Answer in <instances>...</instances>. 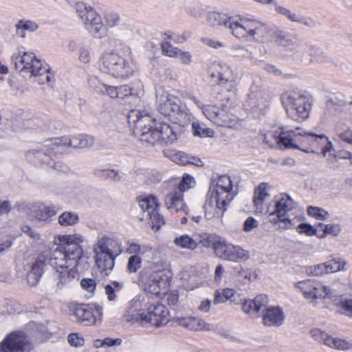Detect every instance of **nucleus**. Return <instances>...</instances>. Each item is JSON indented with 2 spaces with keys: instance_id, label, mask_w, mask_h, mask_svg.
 <instances>
[{
  "instance_id": "f257e3e1",
  "label": "nucleus",
  "mask_w": 352,
  "mask_h": 352,
  "mask_svg": "<svg viewBox=\"0 0 352 352\" xmlns=\"http://www.w3.org/2000/svg\"><path fill=\"white\" fill-rule=\"evenodd\" d=\"M274 138L280 148L298 149L313 153L321 148L323 157L333 150V144L325 135L307 133L298 127L295 130L281 127L280 133Z\"/></svg>"
},
{
  "instance_id": "f03ea898",
  "label": "nucleus",
  "mask_w": 352,
  "mask_h": 352,
  "mask_svg": "<svg viewBox=\"0 0 352 352\" xmlns=\"http://www.w3.org/2000/svg\"><path fill=\"white\" fill-rule=\"evenodd\" d=\"M80 258L67 254L66 250L60 247L54 250L49 258L50 265L55 270L54 289L58 292L68 287L78 276L77 267Z\"/></svg>"
},
{
  "instance_id": "7ed1b4c3",
  "label": "nucleus",
  "mask_w": 352,
  "mask_h": 352,
  "mask_svg": "<svg viewBox=\"0 0 352 352\" xmlns=\"http://www.w3.org/2000/svg\"><path fill=\"white\" fill-rule=\"evenodd\" d=\"M122 252L118 241L102 236L99 238L94 246L96 263L104 276H108L113 270L115 258Z\"/></svg>"
},
{
  "instance_id": "20e7f679",
  "label": "nucleus",
  "mask_w": 352,
  "mask_h": 352,
  "mask_svg": "<svg viewBox=\"0 0 352 352\" xmlns=\"http://www.w3.org/2000/svg\"><path fill=\"white\" fill-rule=\"evenodd\" d=\"M100 69L117 78H128L135 71L133 62L113 51L104 53L100 58Z\"/></svg>"
},
{
  "instance_id": "39448f33",
  "label": "nucleus",
  "mask_w": 352,
  "mask_h": 352,
  "mask_svg": "<svg viewBox=\"0 0 352 352\" xmlns=\"http://www.w3.org/2000/svg\"><path fill=\"white\" fill-rule=\"evenodd\" d=\"M156 97L160 114L168 117L175 123L184 122L188 119V113L178 97L165 91L157 92Z\"/></svg>"
},
{
  "instance_id": "423d86ee",
  "label": "nucleus",
  "mask_w": 352,
  "mask_h": 352,
  "mask_svg": "<svg viewBox=\"0 0 352 352\" xmlns=\"http://www.w3.org/2000/svg\"><path fill=\"white\" fill-rule=\"evenodd\" d=\"M189 98L197 107L202 109V113L209 120L217 125L231 128L237 122V117L228 113L226 104L221 103L219 106L204 105L195 96L190 95Z\"/></svg>"
},
{
  "instance_id": "0eeeda50",
  "label": "nucleus",
  "mask_w": 352,
  "mask_h": 352,
  "mask_svg": "<svg viewBox=\"0 0 352 352\" xmlns=\"http://www.w3.org/2000/svg\"><path fill=\"white\" fill-rule=\"evenodd\" d=\"M76 12L83 21L84 25L89 33L98 38L105 36L106 32L100 16L91 6L83 2L76 3Z\"/></svg>"
},
{
  "instance_id": "6e6552de",
  "label": "nucleus",
  "mask_w": 352,
  "mask_h": 352,
  "mask_svg": "<svg viewBox=\"0 0 352 352\" xmlns=\"http://www.w3.org/2000/svg\"><path fill=\"white\" fill-rule=\"evenodd\" d=\"M128 122L133 125L134 132L140 136L142 142L143 138H149L150 133L154 129L156 120L147 113L138 110H131L127 116Z\"/></svg>"
},
{
  "instance_id": "1a4fd4ad",
  "label": "nucleus",
  "mask_w": 352,
  "mask_h": 352,
  "mask_svg": "<svg viewBox=\"0 0 352 352\" xmlns=\"http://www.w3.org/2000/svg\"><path fill=\"white\" fill-rule=\"evenodd\" d=\"M282 102L288 116L292 119L299 120L309 117L310 104L307 102L305 96L295 98L291 94H285L282 96Z\"/></svg>"
},
{
  "instance_id": "9d476101",
  "label": "nucleus",
  "mask_w": 352,
  "mask_h": 352,
  "mask_svg": "<svg viewBox=\"0 0 352 352\" xmlns=\"http://www.w3.org/2000/svg\"><path fill=\"white\" fill-rule=\"evenodd\" d=\"M194 184L195 179L192 176L187 174L184 175L178 188L165 197L164 202L167 209L177 212L184 210L186 206L183 199V192L192 187Z\"/></svg>"
},
{
  "instance_id": "9b49d317",
  "label": "nucleus",
  "mask_w": 352,
  "mask_h": 352,
  "mask_svg": "<svg viewBox=\"0 0 352 352\" xmlns=\"http://www.w3.org/2000/svg\"><path fill=\"white\" fill-rule=\"evenodd\" d=\"M54 147V138L48 140L39 148L29 150L25 154L26 159L35 165L45 168L46 165L52 164V161L50 160L52 154L54 155L60 154L56 152Z\"/></svg>"
},
{
  "instance_id": "f8f14e48",
  "label": "nucleus",
  "mask_w": 352,
  "mask_h": 352,
  "mask_svg": "<svg viewBox=\"0 0 352 352\" xmlns=\"http://www.w3.org/2000/svg\"><path fill=\"white\" fill-rule=\"evenodd\" d=\"M215 254L220 258L230 261H245L250 258V254L240 246L227 243L225 241L213 243Z\"/></svg>"
},
{
  "instance_id": "ddd939ff",
  "label": "nucleus",
  "mask_w": 352,
  "mask_h": 352,
  "mask_svg": "<svg viewBox=\"0 0 352 352\" xmlns=\"http://www.w3.org/2000/svg\"><path fill=\"white\" fill-rule=\"evenodd\" d=\"M140 280L144 284L145 290L153 294L159 295L162 289L166 286L167 278L163 271L149 272L144 270L140 273Z\"/></svg>"
},
{
  "instance_id": "4468645a",
  "label": "nucleus",
  "mask_w": 352,
  "mask_h": 352,
  "mask_svg": "<svg viewBox=\"0 0 352 352\" xmlns=\"http://www.w3.org/2000/svg\"><path fill=\"white\" fill-rule=\"evenodd\" d=\"M73 314L78 321L90 325L96 324L97 320H101L102 309L95 304L79 305L74 307Z\"/></svg>"
},
{
  "instance_id": "2eb2a0df",
  "label": "nucleus",
  "mask_w": 352,
  "mask_h": 352,
  "mask_svg": "<svg viewBox=\"0 0 352 352\" xmlns=\"http://www.w3.org/2000/svg\"><path fill=\"white\" fill-rule=\"evenodd\" d=\"M94 141L92 137L85 135H78L74 136L72 138L63 136L59 138H54V148L56 149V152L62 154L68 148H88L91 147L94 144Z\"/></svg>"
},
{
  "instance_id": "dca6fc26",
  "label": "nucleus",
  "mask_w": 352,
  "mask_h": 352,
  "mask_svg": "<svg viewBox=\"0 0 352 352\" xmlns=\"http://www.w3.org/2000/svg\"><path fill=\"white\" fill-rule=\"evenodd\" d=\"M32 345L23 332L10 334L0 344V352H30Z\"/></svg>"
},
{
  "instance_id": "f3484780",
  "label": "nucleus",
  "mask_w": 352,
  "mask_h": 352,
  "mask_svg": "<svg viewBox=\"0 0 352 352\" xmlns=\"http://www.w3.org/2000/svg\"><path fill=\"white\" fill-rule=\"evenodd\" d=\"M143 140L144 142L152 145L158 142L162 144H171L177 140V135L168 124L162 122L155 124L149 138L144 136Z\"/></svg>"
},
{
  "instance_id": "a211bd4d",
  "label": "nucleus",
  "mask_w": 352,
  "mask_h": 352,
  "mask_svg": "<svg viewBox=\"0 0 352 352\" xmlns=\"http://www.w3.org/2000/svg\"><path fill=\"white\" fill-rule=\"evenodd\" d=\"M139 206L147 212L146 217L149 219V223L153 228L158 230L164 223V218L158 212L159 203L153 195H150L139 199Z\"/></svg>"
},
{
  "instance_id": "6ab92c4d",
  "label": "nucleus",
  "mask_w": 352,
  "mask_h": 352,
  "mask_svg": "<svg viewBox=\"0 0 352 352\" xmlns=\"http://www.w3.org/2000/svg\"><path fill=\"white\" fill-rule=\"evenodd\" d=\"M142 324L150 323L155 327H161L168 322V312L162 304H151L147 307L146 313L142 312Z\"/></svg>"
},
{
  "instance_id": "aec40b11",
  "label": "nucleus",
  "mask_w": 352,
  "mask_h": 352,
  "mask_svg": "<svg viewBox=\"0 0 352 352\" xmlns=\"http://www.w3.org/2000/svg\"><path fill=\"white\" fill-rule=\"evenodd\" d=\"M229 203L230 201L219 197V195L215 196L208 192L207 199L203 206L206 219L221 217Z\"/></svg>"
},
{
  "instance_id": "412c9836",
  "label": "nucleus",
  "mask_w": 352,
  "mask_h": 352,
  "mask_svg": "<svg viewBox=\"0 0 352 352\" xmlns=\"http://www.w3.org/2000/svg\"><path fill=\"white\" fill-rule=\"evenodd\" d=\"M254 20L232 16L231 23L229 25L230 32L236 38H251L252 28Z\"/></svg>"
},
{
  "instance_id": "4be33fe9",
  "label": "nucleus",
  "mask_w": 352,
  "mask_h": 352,
  "mask_svg": "<svg viewBox=\"0 0 352 352\" xmlns=\"http://www.w3.org/2000/svg\"><path fill=\"white\" fill-rule=\"evenodd\" d=\"M231 190L232 182L230 177L228 175H221L217 179H211L208 192L215 196L219 195V197H221V198L230 202L234 197L230 192Z\"/></svg>"
},
{
  "instance_id": "5701e85b",
  "label": "nucleus",
  "mask_w": 352,
  "mask_h": 352,
  "mask_svg": "<svg viewBox=\"0 0 352 352\" xmlns=\"http://www.w3.org/2000/svg\"><path fill=\"white\" fill-rule=\"evenodd\" d=\"M262 318L265 326L278 327L283 324L285 315L280 307L267 305L262 311Z\"/></svg>"
},
{
  "instance_id": "b1692460",
  "label": "nucleus",
  "mask_w": 352,
  "mask_h": 352,
  "mask_svg": "<svg viewBox=\"0 0 352 352\" xmlns=\"http://www.w3.org/2000/svg\"><path fill=\"white\" fill-rule=\"evenodd\" d=\"M62 241L64 245L60 246V248L66 250L67 254L81 258L83 251L80 244L84 242V237L81 234L64 235L62 236Z\"/></svg>"
},
{
  "instance_id": "393cba45",
  "label": "nucleus",
  "mask_w": 352,
  "mask_h": 352,
  "mask_svg": "<svg viewBox=\"0 0 352 352\" xmlns=\"http://www.w3.org/2000/svg\"><path fill=\"white\" fill-rule=\"evenodd\" d=\"M268 302L267 296L260 294L257 295L254 300H245L243 303L242 309L252 317L257 318L260 316V311H263Z\"/></svg>"
},
{
  "instance_id": "a878e982",
  "label": "nucleus",
  "mask_w": 352,
  "mask_h": 352,
  "mask_svg": "<svg viewBox=\"0 0 352 352\" xmlns=\"http://www.w3.org/2000/svg\"><path fill=\"white\" fill-rule=\"evenodd\" d=\"M47 258L44 255H39L32 263L31 270L27 275V281L30 286L36 285L43 275L46 265Z\"/></svg>"
},
{
  "instance_id": "bb28decb",
  "label": "nucleus",
  "mask_w": 352,
  "mask_h": 352,
  "mask_svg": "<svg viewBox=\"0 0 352 352\" xmlns=\"http://www.w3.org/2000/svg\"><path fill=\"white\" fill-rule=\"evenodd\" d=\"M56 214L54 206H46L43 204H39L34 206L31 210V216L35 220L44 223H49L51 218Z\"/></svg>"
},
{
  "instance_id": "cd10ccee",
  "label": "nucleus",
  "mask_w": 352,
  "mask_h": 352,
  "mask_svg": "<svg viewBox=\"0 0 352 352\" xmlns=\"http://www.w3.org/2000/svg\"><path fill=\"white\" fill-rule=\"evenodd\" d=\"M296 203L287 195H283L276 202L275 210L272 212L271 216L277 215L278 219L286 216L287 212L296 207Z\"/></svg>"
},
{
  "instance_id": "c85d7f7f",
  "label": "nucleus",
  "mask_w": 352,
  "mask_h": 352,
  "mask_svg": "<svg viewBox=\"0 0 352 352\" xmlns=\"http://www.w3.org/2000/svg\"><path fill=\"white\" fill-rule=\"evenodd\" d=\"M48 70V65L43 64L40 59H38L34 56L28 64H25V71L23 72V77H32L43 75Z\"/></svg>"
},
{
  "instance_id": "c756f323",
  "label": "nucleus",
  "mask_w": 352,
  "mask_h": 352,
  "mask_svg": "<svg viewBox=\"0 0 352 352\" xmlns=\"http://www.w3.org/2000/svg\"><path fill=\"white\" fill-rule=\"evenodd\" d=\"M179 324L186 328L194 331L210 330V326L201 318L195 317H185L179 318Z\"/></svg>"
},
{
  "instance_id": "7c9ffc66",
  "label": "nucleus",
  "mask_w": 352,
  "mask_h": 352,
  "mask_svg": "<svg viewBox=\"0 0 352 352\" xmlns=\"http://www.w3.org/2000/svg\"><path fill=\"white\" fill-rule=\"evenodd\" d=\"M334 296V292L329 287L322 285L320 282L314 281L311 288V296L309 300L318 298H328Z\"/></svg>"
},
{
  "instance_id": "2f4dec72",
  "label": "nucleus",
  "mask_w": 352,
  "mask_h": 352,
  "mask_svg": "<svg viewBox=\"0 0 352 352\" xmlns=\"http://www.w3.org/2000/svg\"><path fill=\"white\" fill-rule=\"evenodd\" d=\"M34 58V54L30 52H23L22 54H14L11 57V63L14 65V69L23 76L25 71V64H28Z\"/></svg>"
},
{
  "instance_id": "473e14b6",
  "label": "nucleus",
  "mask_w": 352,
  "mask_h": 352,
  "mask_svg": "<svg viewBox=\"0 0 352 352\" xmlns=\"http://www.w3.org/2000/svg\"><path fill=\"white\" fill-rule=\"evenodd\" d=\"M231 19L232 16L229 17L226 14L212 12L208 14L207 21L211 26L218 27L223 25L229 29Z\"/></svg>"
},
{
  "instance_id": "72a5a7b5",
  "label": "nucleus",
  "mask_w": 352,
  "mask_h": 352,
  "mask_svg": "<svg viewBox=\"0 0 352 352\" xmlns=\"http://www.w3.org/2000/svg\"><path fill=\"white\" fill-rule=\"evenodd\" d=\"M254 194V204L255 209L257 212H263V201L267 197H269V193L267 192V184L265 183H261L256 188Z\"/></svg>"
},
{
  "instance_id": "f704fd0d",
  "label": "nucleus",
  "mask_w": 352,
  "mask_h": 352,
  "mask_svg": "<svg viewBox=\"0 0 352 352\" xmlns=\"http://www.w3.org/2000/svg\"><path fill=\"white\" fill-rule=\"evenodd\" d=\"M80 221L78 214L75 212L65 211L58 217V223L63 227H73Z\"/></svg>"
},
{
  "instance_id": "c9c22d12",
  "label": "nucleus",
  "mask_w": 352,
  "mask_h": 352,
  "mask_svg": "<svg viewBox=\"0 0 352 352\" xmlns=\"http://www.w3.org/2000/svg\"><path fill=\"white\" fill-rule=\"evenodd\" d=\"M137 302L131 301L129 302L125 313L123 315V318L126 322H140L142 324V312H139L137 307Z\"/></svg>"
},
{
  "instance_id": "e433bc0d",
  "label": "nucleus",
  "mask_w": 352,
  "mask_h": 352,
  "mask_svg": "<svg viewBox=\"0 0 352 352\" xmlns=\"http://www.w3.org/2000/svg\"><path fill=\"white\" fill-rule=\"evenodd\" d=\"M15 28L16 34L21 38H25V31L35 32L38 28V25L32 21L21 19L15 25Z\"/></svg>"
},
{
  "instance_id": "4c0bfd02",
  "label": "nucleus",
  "mask_w": 352,
  "mask_h": 352,
  "mask_svg": "<svg viewBox=\"0 0 352 352\" xmlns=\"http://www.w3.org/2000/svg\"><path fill=\"white\" fill-rule=\"evenodd\" d=\"M270 33V30L265 24L254 20L251 38L255 41L264 40L268 37Z\"/></svg>"
},
{
  "instance_id": "58836bf2",
  "label": "nucleus",
  "mask_w": 352,
  "mask_h": 352,
  "mask_svg": "<svg viewBox=\"0 0 352 352\" xmlns=\"http://www.w3.org/2000/svg\"><path fill=\"white\" fill-rule=\"evenodd\" d=\"M174 244L180 248L194 250L197 248L198 243L187 234H182L175 238Z\"/></svg>"
},
{
  "instance_id": "ea45409f",
  "label": "nucleus",
  "mask_w": 352,
  "mask_h": 352,
  "mask_svg": "<svg viewBox=\"0 0 352 352\" xmlns=\"http://www.w3.org/2000/svg\"><path fill=\"white\" fill-rule=\"evenodd\" d=\"M275 10L278 14L287 17L291 21L304 23L307 25H308L305 18L301 16L300 14L292 12L289 9L283 6L276 5Z\"/></svg>"
},
{
  "instance_id": "a19ab883",
  "label": "nucleus",
  "mask_w": 352,
  "mask_h": 352,
  "mask_svg": "<svg viewBox=\"0 0 352 352\" xmlns=\"http://www.w3.org/2000/svg\"><path fill=\"white\" fill-rule=\"evenodd\" d=\"M325 344L338 350H349L352 348V344L349 342L344 339L333 338L330 336L325 340Z\"/></svg>"
},
{
  "instance_id": "79ce46f5",
  "label": "nucleus",
  "mask_w": 352,
  "mask_h": 352,
  "mask_svg": "<svg viewBox=\"0 0 352 352\" xmlns=\"http://www.w3.org/2000/svg\"><path fill=\"white\" fill-rule=\"evenodd\" d=\"M273 36L276 43L280 46H290L293 43L289 34L283 30H275L273 32Z\"/></svg>"
},
{
  "instance_id": "37998d69",
  "label": "nucleus",
  "mask_w": 352,
  "mask_h": 352,
  "mask_svg": "<svg viewBox=\"0 0 352 352\" xmlns=\"http://www.w3.org/2000/svg\"><path fill=\"white\" fill-rule=\"evenodd\" d=\"M337 312L347 317L352 318V299H341L336 304Z\"/></svg>"
},
{
  "instance_id": "c03bdc74",
  "label": "nucleus",
  "mask_w": 352,
  "mask_h": 352,
  "mask_svg": "<svg viewBox=\"0 0 352 352\" xmlns=\"http://www.w3.org/2000/svg\"><path fill=\"white\" fill-rule=\"evenodd\" d=\"M326 274L333 273L344 269L345 261L341 258H333L324 263Z\"/></svg>"
},
{
  "instance_id": "a18cd8bd",
  "label": "nucleus",
  "mask_w": 352,
  "mask_h": 352,
  "mask_svg": "<svg viewBox=\"0 0 352 352\" xmlns=\"http://www.w3.org/2000/svg\"><path fill=\"white\" fill-rule=\"evenodd\" d=\"M256 274L250 270V269H244L242 267H240L239 270L237 271V277L244 284H246L248 282L255 280L256 278Z\"/></svg>"
},
{
  "instance_id": "49530a36",
  "label": "nucleus",
  "mask_w": 352,
  "mask_h": 352,
  "mask_svg": "<svg viewBox=\"0 0 352 352\" xmlns=\"http://www.w3.org/2000/svg\"><path fill=\"white\" fill-rule=\"evenodd\" d=\"M193 133L201 138L212 137L214 132L212 129L205 127L203 124L197 122L192 124Z\"/></svg>"
},
{
  "instance_id": "de8ad7c7",
  "label": "nucleus",
  "mask_w": 352,
  "mask_h": 352,
  "mask_svg": "<svg viewBox=\"0 0 352 352\" xmlns=\"http://www.w3.org/2000/svg\"><path fill=\"white\" fill-rule=\"evenodd\" d=\"M314 280H306L296 283V287L300 289L307 300H310L311 296V288Z\"/></svg>"
},
{
  "instance_id": "09e8293b",
  "label": "nucleus",
  "mask_w": 352,
  "mask_h": 352,
  "mask_svg": "<svg viewBox=\"0 0 352 352\" xmlns=\"http://www.w3.org/2000/svg\"><path fill=\"white\" fill-rule=\"evenodd\" d=\"M142 258L139 255L135 254L131 256L128 259L126 266L127 270L130 273H135L138 272L142 266Z\"/></svg>"
},
{
  "instance_id": "8fccbe9b",
  "label": "nucleus",
  "mask_w": 352,
  "mask_h": 352,
  "mask_svg": "<svg viewBox=\"0 0 352 352\" xmlns=\"http://www.w3.org/2000/svg\"><path fill=\"white\" fill-rule=\"evenodd\" d=\"M336 132L342 141L352 145V131L349 127L343 125L342 128H338Z\"/></svg>"
},
{
  "instance_id": "3c124183",
  "label": "nucleus",
  "mask_w": 352,
  "mask_h": 352,
  "mask_svg": "<svg viewBox=\"0 0 352 352\" xmlns=\"http://www.w3.org/2000/svg\"><path fill=\"white\" fill-rule=\"evenodd\" d=\"M56 155H54V154L52 155L50 160L52 161V164L46 165L45 168H52L64 173H68L69 171V167L62 162L56 161L55 159Z\"/></svg>"
},
{
  "instance_id": "603ef678",
  "label": "nucleus",
  "mask_w": 352,
  "mask_h": 352,
  "mask_svg": "<svg viewBox=\"0 0 352 352\" xmlns=\"http://www.w3.org/2000/svg\"><path fill=\"white\" fill-rule=\"evenodd\" d=\"M307 214L309 216L314 217L316 219H327L329 217V213L325 210L318 208L309 206L307 208Z\"/></svg>"
},
{
  "instance_id": "864d4df0",
  "label": "nucleus",
  "mask_w": 352,
  "mask_h": 352,
  "mask_svg": "<svg viewBox=\"0 0 352 352\" xmlns=\"http://www.w3.org/2000/svg\"><path fill=\"white\" fill-rule=\"evenodd\" d=\"M306 273L309 276H322L326 274L324 264L320 263L308 266L306 268Z\"/></svg>"
},
{
  "instance_id": "5fc2aeb1",
  "label": "nucleus",
  "mask_w": 352,
  "mask_h": 352,
  "mask_svg": "<svg viewBox=\"0 0 352 352\" xmlns=\"http://www.w3.org/2000/svg\"><path fill=\"white\" fill-rule=\"evenodd\" d=\"M162 49L163 53L170 57H176L179 56L180 50L177 47L173 46L168 42H164L162 44Z\"/></svg>"
},
{
  "instance_id": "6e6d98bb",
  "label": "nucleus",
  "mask_w": 352,
  "mask_h": 352,
  "mask_svg": "<svg viewBox=\"0 0 352 352\" xmlns=\"http://www.w3.org/2000/svg\"><path fill=\"white\" fill-rule=\"evenodd\" d=\"M119 22V15L116 12H109L104 16V23L108 28H113L118 25Z\"/></svg>"
},
{
  "instance_id": "4d7b16f0",
  "label": "nucleus",
  "mask_w": 352,
  "mask_h": 352,
  "mask_svg": "<svg viewBox=\"0 0 352 352\" xmlns=\"http://www.w3.org/2000/svg\"><path fill=\"white\" fill-rule=\"evenodd\" d=\"M21 230L28 236L34 241H38L41 239L40 234L32 226L28 224H23L21 227Z\"/></svg>"
},
{
  "instance_id": "13d9d810",
  "label": "nucleus",
  "mask_w": 352,
  "mask_h": 352,
  "mask_svg": "<svg viewBox=\"0 0 352 352\" xmlns=\"http://www.w3.org/2000/svg\"><path fill=\"white\" fill-rule=\"evenodd\" d=\"M300 234H305L307 236H313L316 234V229L307 223H302L296 228Z\"/></svg>"
},
{
  "instance_id": "bf43d9fd",
  "label": "nucleus",
  "mask_w": 352,
  "mask_h": 352,
  "mask_svg": "<svg viewBox=\"0 0 352 352\" xmlns=\"http://www.w3.org/2000/svg\"><path fill=\"white\" fill-rule=\"evenodd\" d=\"M171 157L173 162L182 165H186L189 163H194L189 160V158L186 153L180 151L175 153L173 155H171Z\"/></svg>"
},
{
  "instance_id": "052dcab7",
  "label": "nucleus",
  "mask_w": 352,
  "mask_h": 352,
  "mask_svg": "<svg viewBox=\"0 0 352 352\" xmlns=\"http://www.w3.org/2000/svg\"><path fill=\"white\" fill-rule=\"evenodd\" d=\"M69 344L72 346L78 347L84 344V338L78 333H72L67 338Z\"/></svg>"
},
{
  "instance_id": "680f3d73",
  "label": "nucleus",
  "mask_w": 352,
  "mask_h": 352,
  "mask_svg": "<svg viewBox=\"0 0 352 352\" xmlns=\"http://www.w3.org/2000/svg\"><path fill=\"white\" fill-rule=\"evenodd\" d=\"M89 83L96 92L102 94L105 89L106 84L101 82L97 77H91L89 79Z\"/></svg>"
},
{
  "instance_id": "e2e57ef3",
  "label": "nucleus",
  "mask_w": 352,
  "mask_h": 352,
  "mask_svg": "<svg viewBox=\"0 0 352 352\" xmlns=\"http://www.w3.org/2000/svg\"><path fill=\"white\" fill-rule=\"evenodd\" d=\"M309 54L311 56L310 62H320L325 58L324 52L316 47L311 48Z\"/></svg>"
},
{
  "instance_id": "0e129e2a",
  "label": "nucleus",
  "mask_w": 352,
  "mask_h": 352,
  "mask_svg": "<svg viewBox=\"0 0 352 352\" xmlns=\"http://www.w3.org/2000/svg\"><path fill=\"white\" fill-rule=\"evenodd\" d=\"M311 336L317 341L323 342L325 344V340L329 338V335L319 329L311 330Z\"/></svg>"
},
{
  "instance_id": "69168bd1",
  "label": "nucleus",
  "mask_w": 352,
  "mask_h": 352,
  "mask_svg": "<svg viewBox=\"0 0 352 352\" xmlns=\"http://www.w3.org/2000/svg\"><path fill=\"white\" fill-rule=\"evenodd\" d=\"M122 175L118 170L114 169H107L105 179H109L114 182L121 181Z\"/></svg>"
},
{
  "instance_id": "338daca9",
  "label": "nucleus",
  "mask_w": 352,
  "mask_h": 352,
  "mask_svg": "<svg viewBox=\"0 0 352 352\" xmlns=\"http://www.w3.org/2000/svg\"><path fill=\"white\" fill-rule=\"evenodd\" d=\"M132 89L128 85H121L118 87V98L124 100L132 96Z\"/></svg>"
},
{
  "instance_id": "774afa93",
  "label": "nucleus",
  "mask_w": 352,
  "mask_h": 352,
  "mask_svg": "<svg viewBox=\"0 0 352 352\" xmlns=\"http://www.w3.org/2000/svg\"><path fill=\"white\" fill-rule=\"evenodd\" d=\"M80 285L83 289L90 293L94 292L96 286L95 280L92 278H83L80 282Z\"/></svg>"
}]
</instances>
